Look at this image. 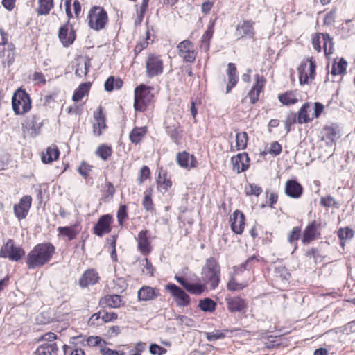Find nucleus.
Here are the masks:
<instances>
[{"mask_svg": "<svg viewBox=\"0 0 355 355\" xmlns=\"http://www.w3.org/2000/svg\"><path fill=\"white\" fill-rule=\"evenodd\" d=\"M12 106L17 115H24L31 108V100L29 94L22 88H18L13 94Z\"/></svg>", "mask_w": 355, "mask_h": 355, "instance_id": "nucleus-3", "label": "nucleus"}, {"mask_svg": "<svg viewBox=\"0 0 355 355\" xmlns=\"http://www.w3.org/2000/svg\"><path fill=\"white\" fill-rule=\"evenodd\" d=\"M321 38L323 43V49L326 56L331 54L334 51L333 39L330 37L329 33H321Z\"/></svg>", "mask_w": 355, "mask_h": 355, "instance_id": "nucleus-39", "label": "nucleus"}, {"mask_svg": "<svg viewBox=\"0 0 355 355\" xmlns=\"http://www.w3.org/2000/svg\"><path fill=\"white\" fill-rule=\"evenodd\" d=\"M112 221L113 218L112 215L105 214L101 216L94 226V233L100 237L105 234L110 233L112 230L111 225Z\"/></svg>", "mask_w": 355, "mask_h": 355, "instance_id": "nucleus-10", "label": "nucleus"}, {"mask_svg": "<svg viewBox=\"0 0 355 355\" xmlns=\"http://www.w3.org/2000/svg\"><path fill=\"white\" fill-rule=\"evenodd\" d=\"M227 307L230 313L245 312L247 309L245 300L240 297L226 296Z\"/></svg>", "mask_w": 355, "mask_h": 355, "instance_id": "nucleus-13", "label": "nucleus"}, {"mask_svg": "<svg viewBox=\"0 0 355 355\" xmlns=\"http://www.w3.org/2000/svg\"><path fill=\"white\" fill-rule=\"evenodd\" d=\"M89 26L95 30L100 31L105 27L108 21L107 12L100 6L92 7L87 17Z\"/></svg>", "mask_w": 355, "mask_h": 355, "instance_id": "nucleus-5", "label": "nucleus"}, {"mask_svg": "<svg viewBox=\"0 0 355 355\" xmlns=\"http://www.w3.org/2000/svg\"><path fill=\"white\" fill-rule=\"evenodd\" d=\"M150 169L147 166H143L139 171V176L137 178V182L139 184H142L146 180H147L150 176Z\"/></svg>", "mask_w": 355, "mask_h": 355, "instance_id": "nucleus-60", "label": "nucleus"}, {"mask_svg": "<svg viewBox=\"0 0 355 355\" xmlns=\"http://www.w3.org/2000/svg\"><path fill=\"white\" fill-rule=\"evenodd\" d=\"M117 318L118 315L114 312L108 313L105 310H101V320L103 322H114Z\"/></svg>", "mask_w": 355, "mask_h": 355, "instance_id": "nucleus-57", "label": "nucleus"}, {"mask_svg": "<svg viewBox=\"0 0 355 355\" xmlns=\"http://www.w3.org/2000/svg\"><path fill=\"white\" fill-rule=\"evenodd\" d=\"M94 118L96 123L93 124V132L96 136L99 137L102 135V131L107 128L105 116L103 114L101 107H99L97 110L94 112Z\"/></svg>", "mask_w": 355, "mask_h": 355, "instance_id": "nucleus-17", "label": "nucleus"}, {"mask_svg": "<svg viewBox=\"0 0 355 355\" xmlns=\"http://www.w3.org/2000/svg\"><path fill=\"white\" fill-rule=\"evenodd\" d=\"M316 233V222L314 220L311 222L310 224H309L308 226L304 230L302 242L305 245L309 244L310 242L315 239Z\"/></svg>", "mask_w": 355, "mask_h": 355, "instance_id": "nucleus-26", "label": "nucleus"}, {"mask_svg": "<svg viewBox=\"0 0 355 355\" xmlns=\"http://www.w3.org/2000/svg\"><path fill=\"white\" fill-rule=\"evenodd\" d=\"M320 204L327 208L330 207H334L335 208L339 207V203L335 200V199L331 196H328L327 197H322L320 198Z\"/></svg>", "mask_w": 355, "mask_h": 355, "instance_id": "nucleus-52", "label": "nucleus"}, {"mask_svg": "<svg viewBox=\"0 0 355 355\" xmlns=\"http://www.w3.org/2000/svg\"><path fill=\"white\" fill-rule=\"evenodd\" d=\"M148 2H149V0H142V3H141L139 9L137 8V17L135 21V25L136 26H139L141 24V22L144 19L146 11L148 7ZM135 7L137 8V5H135Z\"/></svg>", "mask_w": 355, "mask_h": 355, "instance_id": "nucleus-44", "label": "nucleus"}, {"mask_svg": "<svg viewBox=\"0 0 355 355\" xmlns=\"http://www.w3.org/2000/svg\"><path fill=\"white\" fill-rule=\"evenodd\" d=\"M122 302L121 297L119 295H107L99 300V305L105 308H119Z\"/></svg>", "mask_w": 355, "mask_h": 355, "instance_id": "nucleus-23", "label": "nucleus"}, {"mask_svg": "<svg viewBox=\"0 0 355 355\" xmlns=\"http://www.w3.org/2000/svg\"><path fill=\"white\" fill-rule=\"evenodd\" d=\"M178 55L183 58L184 62L192 63L196 60V53L193 49V43L185 40L181 42L177 46Z\"/></svg>", "mask_w": 355, "mask_h": 355, "instance_id": "nucleus-9", "label": "nucleus"}, {"mask_svg": "<svg viewBox=\"0 0 355 355\" xmlns=\"http://www.w3.org/2000/svg\"><path fill=\"white\" fill-rule=\"evenodd\" d=\"M90 83H81L73 92L72 99L74 102L80 101L83 96L89 92Z\"/></svg>", "mask_w": 355, "mask_h": 355, "instance_id": "nucleus-36", "label": "nucleus"}, {"mask_svg": "<svg viewBox=\"0 0 355 355\" xmlns=\"http://www.w3.org/2000/svg\"><path fill=\"white\" fill-rule=\"evenodd\" d=\"M306 68L307 63L302 62L297 69L299 72V81L300 85H304L308 83L309 75L308 76V73L306 71Z\"/></svg>", "mask_w": 355, "mask_h": 355, "instance_id": "nucleus-48", "label": "nucleus"}, {"mask_svg": "<svg viewBox=\"0 0 355 355\" xmlns=\"http://www.w3.org/2000/svg\"><path fill=\"white\" fill-rule=\"evenodd\" d=\"M42 126V123L40 121V118L36 114L32 115L26 121V128L31 130V135L33 137H35L39 134Z\"/></svg>", "mask_w": 355, "mask_h": 355, "instance_id": "nucleus-27", "label": "nucleus"}, {"mask_svg": "<svg viewBox=\"0 0 355 355\" xmlns=\"http://www.w3.org/2000/svg\"><path fill=\"white\" fill-rule=\"evenodd\" d=\"M245 284H242V283H238L236 281V279L234 277V276H232L230 279V280L228 281L227 282V288L229 291H241L242 290L243 288L245 287Z\"/></svg>", "mask_w": 355, "mask_h": 355, "instance_id": "nucleus-51", "label": "nucleus"}, {"mask_svg": "<svg viewBox=\"0 0 355 355\" xmlns=\"http://www.w3.org/2000/svg\"><path fill=\"white\" fill-rule=\"evenodd\" d=\"M54 6L53 0H38L36 12L38 15H46Z\"/></svg>", "mask_w": 355, "mask_h": 355, "instance_id": "nucleus-35", "label": "nucleus"}, {"mask_svg": "<svg viewBox=\"0 0 355 355\" xmlns=\"http://www.w3.org/2000/svg\"><path fill=\"white\" fill-rule=\"evenodd\" d=\"M100 281L97 271L94 268L86 270L78 279V285L81 288H86L89 286H94Z\"/></svg>", "mask_w": 355, "mask_h": 355, "instance_id": "nucleus-11", "label": "nucleus"}, {"mask_svg": "<svg viewBox=\"0 0 355 355\" xmlns=\"http://www.w3.org/2000/svg\"><path fill=\"white\" fill-rule=\"evenodd\" d=\"M245 215L239 210L234 211L230 216L231 229L236 234H241L244 230Z\"/></svg>", "mask_w": 355, "mask_h": 355, "instance_id": "nucleus-15", "label": "nucleus"}, {"mask_svg": "<svg viewBox=\"0 0 355 355\" xmlns=\"http://www.w3.org/2000/svg\"><path fill=\"white\" fill-rule=\"evenodd\" d=\"M167 135L177 145L180 144L182 136L175 125H168L166 127Z\"/></svg>", "mask_w": 355, "mask_h": 355, "instance_id": "nucleus-45", "label": "nucleus"}, {"mask_svg": "<svg viewBox=\"0 0 355 355\" xmlns=\"http://www.w3.org/2000/svg\"><path fill=\"white\" fill-rule=\"evenodd\" d=\"M248 136L246 132H237L236 135V149L232 150H243L247 147Z\"/></svg>", "mask_w": 355, "mask_h": 355, "instance_id": "nucleus-41", "label": "nucleus"}, {"mask_svg": "<svg viewBox=\"0 0 355 355\" xmlns=\"http://www.w3.org/2000/svg\"><path fill=\"white\" fill-rule=\"evenodd\" d=\"M123 84L120 78H115L114 76H110L105 82L104 87L107 92H112L114 89H119Z\"/></svg>", "mask_w": 355, "mask_h": 355, "instance_id": "nucleus-34", "label": "nucleus"}, {"mask_svg": "<svg viewBox=\"0 0 355 355\" xmlns=\"http://www.w3.org/2000/svg\"><path fill=\"white\" fill-rule=\"evenodd\" d=\"M146 76L153 78L163 73L164 63L160 55L150 53L146 60Z\"/></svg>", "mask_w": 355, "mask_h": 355, "instance_id": "nucleus-7", "label": "nucleus"}, {"mask_svg": "<svg viewBox=\"0 0 355 355\" xmlns=\"http://www.w3.org/2000/svg\"><path fill=\"white\" fill-rule=\"evenodd\" d=\"M153 88L144 84H141L135 89L134 108L137 112H143L150 103L153 95L150 92Z\"/></svg>", "mask_w": 355, "mask_h": 355, "instance_id": "nucleus-4", "label": "nucleus"}, {"mask_svg": "<svg viewBox=\"0 0 355 355\" xmlns=\"http://www.w3.org/2000/svg\"><path fill=\"white\" fill-rule=\"evenodd\" d=\"M225 337V334L220 330L206 333V338L210 342L216 341L219 339H223Z\"/></svg>", "mask_w": 355, "mask_h": 355, "instance_id": "nucleus-55", "label": "nucleus"}, {"mask_svg": "<svg viewBox=\"0 0 355 355\" xmlns=\"http://www.w3.org/2000/svg\"><path fill=\"white\" fill-rule=\"evenodd\" d=\"M32 198L31 196H23L18 204L14 205L15 216L19 219H24L31 208Z\"/></svg>", "mask_w": 355, "mask_h": 355, "instance_id": "nucleus-12", "label": "nucleus"}, {"mask_svg": "<svg viewBox=\"0 0 355 355\" xmlns=\"http://www.w3.org/2000/svg\"><path fill=\"white\" fill-rule=\"evenodd\" d=\"M227 75L228 76V83L226 86V93L231 92L233 87L236 86L238 82L236 76V67L234 63H229L227 65Z\"/></svg>", "mask_w": 355, "mask_h": 355, "instance_id": "nucleus-24", "label": "nucleus"}, {"mask_svg": "<svg viewBox=\"0 0 355 355\" xmlns=\"http://www.w3.org/2000/svg\"><path fill=\"white\" fill-rule=\"evenodd\" d=\"M216 305V303L209 297L202 299L198 302V307L204 312H214Z\"/></svg>", "mask_w": 355, "mask_h": 355, "instance_id": "nucleus-38", "label": "nucleus"}, {"mask_svg": "<svg viewBox=\"0 0 355 355\" xmlns=\"http://www.w3.org/2000/svg\"><path fill=\"white\" fill-rule=\"evenodd\" d=\"M347 62L344 58H340L338 62H334L332 64L331 74L342 75L345 73Z\"/></svg>", "mask_w": 355, "mask_h": 355, "instance_id": "nucleus-40", "label": "nucleus"}, {"mask_svg": "<svg viewBox=\"0 0 355 355\" xmlns=\"http://www.w3.org/2000/svg\"><path fill=\"white\" fill-rule=\"evenodd\" d=\"M149 352L153 355H163L166 353V349L157 344L152 343L149 347Z\"/></svg>", "mask_w": 355, "mask_h": 355, "instance_id": "nucleus-59", "label": "nucleus"}, {"mask_svg": "<svg viewBox=\"0 0 355 355\" xmlns=\"http://www.w3.org/2000/svg\"><path fill=\"white\" fill-rule=\"evenodd\" d=\"M159 295L160 293L158 289L148 286H142L137 292L139 301L154 300Z\"/></svg>", "mask_w": 355, "mask_h": 355, "instance_id": "nucleus-18", "label": "nucleus"}, {"mask_svg": "<svg viewBox=\"0 0 355 355\" xmlns=\"http://www.w3.org/2000/svg\"><path fill=\"white\" fill-rule=\"evenodd\" d=\"M176 162L180 167L184 168H195L198 165L195 156L190 155L187 151L178 153L176 156Z\"/></svg>", "mask_w": 355, "mask_h": 355, "instance_id": "nucleus-16", "label": "nucleus"}, {"mask_svg": "<svg viewBox=\"0 0 355 355\" xmlns=\"http://www.w3.org/2000/svg\"><path fill=\"white\" fill-rule=\"evenodd\" d=\"M304 62L309 63V78L314 79L315 76V61L314 60L313 57L307 58L306 61Z\"/></svg>", "mask_w": 355, "mask_h": 355, "instance_id": "nucleus-62", "label": "nucleus"}, {"mask_svg": "<svg viewBox=\"0 0 355 355\" xmlns=\"http://www.w3.org/2000/svg\"><path fill=\"white\" fill-rule=\"evenodd\" d=\"M55 250V248L51 243L37 244L26 256V263L28 269L41 268L48 263L52 259Z\"/></svg>", "mask_w": 355, "mask_h": 355, "instance_id": "nucleus-1", "label": "nucleus"}, {"mask_svg": "<svg viewBox=\"0 0 355 355\" xmlns=\"http://www.w3.org/2000/svg\"><path fill=\"white\" fill-rule=\"evenodd\" d=\"M157 183L158 189L163 193L166 192L172 186V182L168 178L166 171L163 169L159 171Z\"/></svg>", "mask_w": 355, "mask_h": 355, "instance_id": "nucleus-25", "label": "nucleus"}, {"mask_svg": "<svg viewBox=\"0 0 355 355\" xmlns=\"http://www.w3.org/2000/svg\"><path fill=\"white\" fill-rule=\"evenodd\" d=\"M92 166L86 164L85 162H82L80 166L78 167V173L85 178H87L89 176V171H91Z\"/></svg>", "mask_w": 355, "mask_h": 355, "instance_id": "nucleus-63", "label": "nucleus"}, {"mask_svg": "<svg viewBox=\"0 0 355 355\" xmlns=\"http://www.w3.org/2000/svg\"><path fill=\"white\" fill-rule=\"evenodd\" d=\"M105 187L106 189L104 191L105 194L103 196L102 199L104 202H109L112 199L116 190L111 182H106Z\"/></svg>", "mask_w": 355, "mask_h": 355, "instance_id": "nucleus-49", "label": "nucleus"}, {"mask_svg": "<svg viewBox=\"0 0 355 355\" xmlns=\"http://www.w3.org/2000/svg\"><path fill=\"white\" fill-rule=\"evenodd\" d=\"M310 103L306 102L304 103L300 109L297 116V123L299 124L307 123L312 120L308 114V110L310 108Z\"/></svg>", "mask_w": 355, "mask_h": 355, "instance_id": "nucleus-37", "label": "nucleus"}, {"mask_svg": "<svg viewBox=\"0 0 355 355\" xmlns=\"http://www.w3.org/2000/svg\"><path fill=\"white\" fill-rule=\"evenodd\" d=\"M216 21V19L210 20L207 29L202 37V47H204L206 50H208L209 49V42L214 34V28L215 26Z\"/></svg>", "mask_w": 355, "mask_h": 355, "instance_id": "nucleus-32", "label": "nucleus"}, {"mask_svg": "<svg viewBox=\"0 0 355 355\" xmlns=\"http://www.w3.org/2000/svg\"><path fill=\"white\" fill-rule=\"evenodd\" d=\"M78 225L75 224L71 226L59 227L58 232L60 235L67 237L68 240L71 241L76 238L79 233L78 229Z\"/></svg>", "mask_w": 355, "mask_h": 355, "instance_id": "nucleus-29", "label": "nucleus"}, {"mask_svg": "<svg viewBox=\"0 0 355 355\" xmlns=\"http://www.w3.org/2000/svg\"><path fill=\"white\" fill-rule=\"evenodd\" d=\"M249 189L245 188V193L248 196L253 195L255 196H259L262 192V188L257 184H250Z\"/></svg>", "mask_w": 355, "mask_h": 355, "instance_id": "nucleus-58", "label": "nucleus"}, {"mask_svg": "<svg viewBox=\"0 0 355 355\" xmlns=\"http://www.w3.org/2000/svg\"><path fill=\"white\" fill-rule=\"evenodd\" d=\"M338 236L341 241L345 239H352L354 236L353 230L349 227L340 228L337 232Z\"/></svg>", "mask_w": 355, "mask_h": 355, "instance_id": "nucleus-54", "label": "nucleus"}, {"mask_svg": "<svg viewBox=\"0 0 355 355\" xmlns=\"http://www.w3.org/2000/svg\"><path fill=\"white\" fill-rule=\"evenodd\" d=\"M303 187L296 179H290L285 184V193L290 198L297 199L303 193Z\"/></svg>", "mask_w": 355, "mask_h": 355, "instance_id": "nucleus-14", "label": "nucleus"}, {"mask_svg": "<svg viewBox=\"0 0 355 355\" xmlns=\"http://www.w3.org/2000/svg\"><path fill=\"white\" fill-rule=\"evenodd\" d=\"M321 133L323 139H327L331 142L335 141L340 137L338 127L335 125L324 126Z\"/></svg>", "mask_w": 355, "mask_h": 355, "instance_id": "nucleus-28", "label": "nucleus"}, {"mask_svg": "<svg viewBox=\"0 0 355 355\" xmlns=\"http://www.w3.org/2000/svg\"><path fill=\"white\" fill-rule=\"evenodd\" d=\"M58 37L64 46H69L73 43L76 39V32L71 29L69 33L68 24H67L59 28Z\"/></svg>", "mask_w": 355, "mask_h": 355, "instance_id": "nucleus-21", "label": "nucleus"}, {"mask_svg": "<svg viewBox=\"0 0 355 355\" xmlns=\"http://www.w3.org/2000/svg\"><path fill=\"white\" fill-rule=\"evenodd\" d=\"M301 234V228L300 227H295L290 232L288 240L292 243L293 242L297 241L300 239Z\"/></svg>", "mask_w": 355, "mask_h": 355, "instance_id": "nucleus-61", "label": "nucleus"}, {"mask_svg": "<svg viewBox=\"0 0 355 355\" xmlns=\"http://www.w3.org/2000/svg\"><path fill=\"white\" fill-rule=\"evenodd\" d=\"M275 272L283 279H288V277H290V274L288 273L286 268L283 266L275 267Z\"/></svg>", "mask_w": 355, "mask_h": 355, "instance_id": "nucleus-64", "label": "nucleus"}, {"mask_svg": "<svg viewBox=\"0 0 355 355\" xmlns=\"http://www.w3.org/2000/svg\"><path fill=\"white\" fill-rule=\"evenodd\" d=\"M185 290L192 295H200L206 290V284H193L189 283Z\"/></svg>", "mask_w": 355, "mask_h": 355, "instance_id": "nucleus-43", "label": "nucleus"}, {"mask_svg": "<svg viewBox=\"0 0 355 355\" xmlns=\"http://www.w3.org/2000/svg\"><path fill=\"white\" fill-rule=\"evenodd\" d=\"M279 101L285 105H291L296 103L297 102V99L294 97L291 92H285L284 94H279L278 96Z\"/></svg>", "mask_w": 355, "mask_h": 355, "instance_id": "nucleus-47", "label": "nucleus"}, {"mask_svg": "<svg viewBox=\"0 0 355 355\" xmlns=\"http://www.w3.org/2000/svg\"><path fill=\"white\" fill-rule=\"evenodd\" d=\"M112 154V147L105 144L100 145L96 150V155L104 161L107 160Z\"/></svg>", "mask_w": 355, "mask_h": 355, "instance_id": "nucleus-42", "label": "nucleus"}, {"mask_svg": "<svg viewBox=\"0 0 355 355\" xmlns=\"http://www.w3.org/2000/svg\"><path fill=\"white\" fill-rule=\"evenodd\" d=\"M265 83L266 78L262 76H261L259 74H257L255 76V83L251 89L256 92L259 91V92H261L264 87Z\"/></svg>", "mask_w": 355, "mask_h": 355, "instance_id": "nucleus-56", "label": "nucleus"}, {"mask_svg": "<svg viewBox=\"0 0 355 355\" xmlns=\"http://www.w3.org/2000/svg\"><path fill=\"white\" fill-rule=\"evenodd\" d=\"M60 155V150L57 146L48 147L46 153L42 156V161L45 163H51L52 162L58 159Z\"/></svg>", "mask_w": 355, "mask_h": 355, "instance_id": "nucleus-33", "label": "nucleus"}, {"mask_svg": "<svg viewBox=\"0 0 355 355\" xmlns=\"http://www.w3.org/2000/svg\"><path fill=\"white\" fill-rule=\"evenodd\" d=\"M175 320L179 322V324L182 325L184 324L188 327H195L196 322L193 319L189 318L187 315H178L175 317Z\"/></svg>", "mask_w": 355, "mask_h": 355, "instance_id": "nucleus-53", "label": "nucleus"}, {"mask_svg": "<svg viewBox=\"0 0 355 355\" xmlns=\"http://www.w3.org/2000/svg\"><path fill=\"white\" fill-rule=\"evenodd\" d=\"M148 230H143L139 232L137 238L138 241L137 248L144 255H147L151 252L150 243L148 240Z\"/></svg>", "mask_w": 355, "mask_h": 355, "instance_id": "nucleus-20", "label": "nucleus"}, {"mask_svg": "<svg viewBox=\"0 0 355 355\" xmlns=\"http://www.w3.org/2000/svg\"><path fill=\"white\" fill-rule=\"evenodd\" d=\"M201 278L205 284H209L211 289H216L220 282V266L214 257L206 259L202 268Z\"/></svg>", "mask_w": 355, "mask_h": 355, "instance_id": "nucleus-2", "label": "nucleus"}, {"mask_svg": "<svg viewBox=\"0 0 355 355\" xmlns=\"http://www.w3.org/2000/svg\"><path fill=\"white\" fill-rule=\"evenodd\" d=\"M25 255V250L16 246L15 241L9 239L0 250V257L8 258L12 261H18Z\"/></svg>", "mask_w": 355, "mask_h": 355, "instance_id": "nucleus-6", "label": "nucleus"}, {"mask_svg": "<svg viewBox=\"0 0 355 355\" xmlns=\"http://www.w3.org/2000/svg\"><path fill=\"white\" fill-rule=\"evenodd\" d=\"M165 289L169 292L171 297L175 300L176 305L180 307L187 306L191 302L189 295L186 291L175 284H168Z\"/></svg>", "mask_w": 355, "mask_h": 355, "instance_id": "nucleus-8", "label": "nucleus"}, {"mask_svg": "<svg viewBox=\"0 0 355 355\" xmlns=\"http://www.w3.org/2000/svg\"><path fill=\"white\" fill-rule=\"evenodd\" d=\"M117 220L119 225L122 226L128 218V207L125 205H121L117 211Z\"/></svg>", "mask_w": 355, "mask_h": 355, "instance_id": "nucleus-50", "label": "nucleus"}, {"mask_svg": "<svg viewBox=\"0 0 355 355\" xmlns=\"http://www.w3.org/2000/svg\"><path fill=\"white\" fill-rule=\"evenodd\" d=\"M152 189L150 188L144 192V197L142 200V205L147 211H152L154 209V205L152 200Z\"/></svg>", "mask_w": 355, "mask_h": 355, "instance_id": "nucleus-46", "label": "nucleus"}, {"mask_svg": "<svg viewBox=\"0 0 355 355\" xmlns=\"http://www.w3.org/2000/svg\"><path fill=\"white\" fill-rule=\"evenodd\" d=\"M58 351V347L55 343H44L37 348L35 355H52V354H57Z\"/></svg>", "mask_w": 355, "mask_h": 355, "instance_id": "nucleus-31", "label": "nucleus"}, {"mask_svg": "<svg viewBox=\"0 0 355 355\" xmlns=\"http://www.w3.org/2000/svg\"><path fill=\"white\" fill-rule=\"evenodd\" d=\"M234 168L237 169L238 173L245 171L250 166V158L247 153H239L232 157Z\"/></svg>", "mask_w": 355, "mask_h": 355, "instance_id": "nucleus-19", "label": "nucleus"}, {"mask_svg": "<svg viewBox=\"0 0 355 355\" xmlns=\"http://www.w3.org/2000/svg\"><path fill=\"white\" fill-rule=\"evenodd\" d=\"M147 133V128L144 127H135L134 128L129 134V139L132 144H139L144 136Z\"/></svg>", "mask_w": 355, "mask_h": 355, "instance_id": "nucleus-30", "label": "nucleus"}, {"mask_svg": "<svg viewBox=\"0 0 355 355\" xmlns=\"http://www.w3.org/2000/svg\"><path fill=\"white\" fill-rule=\"evenodd\" d=\"M254 23L250 20H244L242 24L236 26V33L241 37L252 38L254 35Z\"/></svg>", "mask_w": 355, "mask_h": 355, "instance_id": "nucleus-22", "label": "nucleus"}]
</instances>
